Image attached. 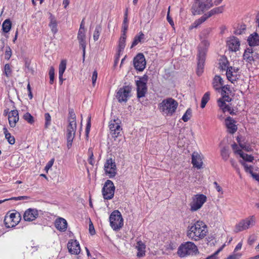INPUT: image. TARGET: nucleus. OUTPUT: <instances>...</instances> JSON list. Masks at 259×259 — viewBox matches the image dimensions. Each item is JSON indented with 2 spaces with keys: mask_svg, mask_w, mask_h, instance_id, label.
Returning <instances> with one entry per match:
<instances>
[{
  "mask_svg": "<svg viewBox=\"0 0 259 259\" xmlns=\"http://www.w3.org/2000/svg\"><path fill=\"white\" fill-rule=\"evenodd\" d=\"M208 232L207 226L204 222L197 221L191 223L187 228V236L194 241L204 238Z\"/></svg>",
  "mask_w": 259,
  "mask_h": 259,
  "instance_id": "1",
  "label": "nucleus"
},
{
  "mask_svg": "<svg viewBox=\"0 0 259 259\" xmlns=\"http://www.w3.org/2000/svg\"><path fill=\"white\" fill-rule=\"evenodd\" d=\"M178 102L171 98L164 99L158 105V109L163 115L171 116L178 107Z\"/></svg>",
  "mask_w": 259,
  "mask_h": 259,
  "instance_id": "2",
  "label": "nucleus"
},
{
  "mask_svg": "<svg viewBox=\"0 0 259 259\" xmlns=\"http://www.w3.org/2000/svg\"><path fill=\"white\" fill-rule=\"evenodd\" d=\"M198 253L197 246L192 242L187 241L181 244L178 247L177 253L181 257L196 255Z\"/></svg>",
  "mask_w": 259,
  "mask_h": 259,
  "instance_id": "3",
  "label": "nucleus"
},
{
  "mask_svg": "<svg viewBox=\"0 0 259 259\" xmlns=\"http://www.w3.org/2000/svg\"><path fill=\"white\" fill-rule=\"evenodd\" d=\"M213 6L212 0H195L191 12L193 15H201Z\"/></svg>",
  "mask_w": 259,
  "mask_h": 259,
  "instance_id": "4",
  "label": "nucleus"
},
{
  "mask_svg": "<svg viewBox=\"0 0 259 259\" xmlns=\"http://www.w3.org/2000/svg\"><path fill=\"white\" fill-rule=\"evenodd\" d=\"M111 227L114 231L119 230L123 226V220L120 212L118 210H114L109 217Z\"/></svg>",
  "mask_w": 259,
  "mask_h": 259,
  "instance_id": "5",
  "label": "nucleus"
},
{
  "mask_svg": "<svg viewBox=\"0 0 259 259\" xmlns=\"http://www.w3.org/2000/svg\"><path fill=\"white\" fill-rule=\"evenodd\" d=\"M121 120L119 118L111 119L109 122L110 133L112 137L116 138L122 136Z\"/></svg>",
  "mask_w": 259,
  "mask_h": 259,
  "instance_id": "6",
  "label": "nucleus"
},
{
  "mask_svg": "<svg viewBox=\"0 0 259 259\" xmlns=\"http://www.w3.org/2000/svg\"><path fill=\"white\" fill-rule=\"evenodd\" d=\"M115 187L113 183L108 180L105 183L102 190L103 198L106 200L112 199L114 195Z\"/></svg>",
  "mask_w": 259,
  "mask_h": 259,
  "instance_id": "7",
  "label": "nucleus"
},
{
  "mask_svg": "<svg viewBox=\"0 0 259 259\" xmlns=\"http://www.w3.org/2000/svg\"><path fill=\"white\" fill-rule=\"evenodd\" d=\"M206 196L203 194L195 195L192 197V202L190 204L191 210L194 211L200 209L206 201Z\"/></svg>",
  "mask_w": 259,
  "mask_h": 259,
  "instance_id": "8",
  "label": "nucleus"
},
{
  "mask_svg": "<svg viewBox=\"0 0 259 259\" xmlns=\"http://www.w3.org/2000/svg\"><path fill=\"white\" fill-rule=\"evenodd\" d=\"M255 219L254 216H250L237 224L235 226V231L238 232L246 230L249 227L253 226L255 225Z\"/></svg>",
  "mask_w": 259,
  "mask_h": 259,
  "instance_id": "9",
  "label": "nucleus"
},
{
  "mask_svg": "<svg viewBox=\"0 0 259 259\" xmlns=\"http://www.w3.org/2000/svg\"><path fill=\"white\" fill-rule=\"evenodd\" d=\"M211 31L210 28H207L203 30L200 34V39L201 42L198 47V51L200 50H204L205 52H207L208 48L209 46V42L208 41V36Z\"/></svg>",
  "mask_w": 259,
  "mask_h": 259,
  "instance_id": "10",
  "label": "nucleus"
},
{
  "mask_svg": "<svg viewBox=\"0 0 259 259\" xmlns=\"http://www.w3.org/2000/svg\"><path fill=\"white\" fill-rule=\"evenodd\" d=\"M131 88L129 86H123L116 92V98L119 103L126 102L131 97Z\"/></svg>",
  "mask_w": 259,
  "mask_h": 259,
  "instance_id": "11",
  "label": "nucleus"
},
{
  "mask_svg": "<svg viewBox=\"0 0 259 259\" xmlns=\"http://www.w3.org/2000/svg\"><path fill=\"white\" fill-rule=\"evenodd\" d=\"M147 76L146 75L136 81L138 98L140 99L145 96L147 91Z\"/></svg>",
  "mask_w": 259,
  "mask_h": 259,
  "instance_id": "12",
  "label": "nucleus"
},
{
  "mask_svg": "<svg viewBox=\"0 0 259 259\" xmlns=\"http://www.w3.org/2000/svg\"><path fill=\"white\" fill-rule=\"evenodd\" d=\"M20 214L17 212H12L7 214L5 217L4 222L6 227L11 228L16 226L20 221Z\"/></svg>",
  "mask_w": 259,
  "mask_h": 259,
  "instance_id": "13",
  "label": "nucleus"
},
{
  "mask_svg": "<svg viewBox=\"0 0 259 259\" xmlns=\"http://www.w3.org/2000/svg\"><path fill=\"white\" fill-rule=\"evenodd\" d=\"M104 170L106 174L108 175L109 178H112L115 176L116 166L114 160L112 158L107 159L104 164Z\"/></svg>",
  "mask_w": 259,
  "mask_h": 259,
  "instance_id": "14",
  "label": "nucleus"
},
{
  "mask_svg": "<svg viewBox=\"0 0 259 259\" xmlns=\"http://www.w3.org/2000/svg\"><path fill=\"white\" fill-rule=\"evenodd\" d=\"M76 130V125L74 123H69L66 129V138L67 140V146L70 148L72 146L73 140L74 138Z\"/></svg>",
  "mask_w": 259,
  "mask_h": 259,
  "instance_id": "15",
  "label": "nucleus"
},
{
  "mask_svg": "<svg viewBox=\"0 0 259 259\" xmlns=\"http://www.w3.org/2000/svg\"><path fill=\"white\" fill-rule=\"evenodd\" d=\"M206 54V52H205L204 50H200V51H198V62L196 73L198 76H200L203 72Z\"/></svg>",
  "mask_w": 259,
  "mask_h": 259,
  "instance_id": "16",
  "label": "nucleus"
},
{
  "mask_svg": "<svg viewBox=\"0 0 259 259\" xmlns=\"http://www.w3.org/2000/svg\"><path fill=\"white\" fill-rule=\"evenodd\" d=\"M243 59L247 63L252 64L257 59H258V54L254 51L251 47L245 49L243 55Z\"/></svg>",
  "mask_w": 259,
  "mask_h": 259,
  "instance_id": "17",
  "label": "nucleus"
},
{
  "mask_svg": "<svg viewBox=\"0 0 259 259\" xmlns=\"http://www.w3.org/2000/svg\"><path fill=\"white\" fill-rule=\"evenodd\" d=\"M134 66L135 69L140 71H143L146 66L145 58L143 54H138L133 60Z\"/></svg>",
  "mask_w": 259,
  "mask_h": 259,
  "instance_id": "18",
  "label": "nucleus"
},
{
  "mask_svg": "<svg viewBox=\"0 0 259 259\" xmlns=\"http://www.w3.org/2000/svg\"><path fill=\"white\" fill-rule=\"evenodd\" d=\"M238 71V68L230 67V69H228L226 72L227 79L232 83H234L239 78Z\"/></svg>",
  "mask_w": 259,
  "mask_h": 259,
  "instance_id": "19",
  "label": "nucleus"
},
{
  "mask_svg": "<svg viewBox=\"0 0 259 259\" xmlns=\"http://www.w3.org/2000/svg\"><path fill=\"white\" fill-rule=\"evenodd\" d=\"M67 248L71 254H78L80 252V245L76 240H70L67 244Z\"/></svg>",
  "mask_w": 259,
  "mask_h": 259,
  "instance_id": "20",
  "label": "nucleus"
},
{
  "mask_svg": "<svg viewBox=\"0 0 259 259\" xmlns=\"http://www.w3.org/2000/svg\"><path fill=\"white\" fill-rule=\"evenodd\" d=\"M229 50L236 52L239 50L240 43L239 39L235 36L230 37L227 42Z\"/></svg>",
  "mask_w": 259,
  "mask_h": 259,
  "instance_id": "21",
  "label": "nucleus"
},
{
  "mask_svg": "<svg viewBox=\"0 0 259 259\" xmlns=\"http://www.w3.org/2000/svg\"><path fill=\"white\" fill-rule=\"evenodd\" d=\"M38 211L34 208H28L24 213L23 219L25 221H32L37 218Z\"/></svg>",
  "mask_w": 259,
  "mask_h": 259,
  "instance_id": "22",
  "label": "nucleus"
},
{
  "mask_svg": "<svg viewBox=\"0 0 259 259\" xmlns=\"http://www.w3.org/2000/svg\"><path fill=\"white\" fill-rule=\"evenodd\" d=\"M19 114L17 110L11 111L8 114L9 123L10 127H14L16 123L19 121Z\"/></svg>",
  "mask_w": 259,
  "mask_h": 259,
  "instance_id": "23",
  "label": "nucleus"
},
{
  "mask_svg": "<svg viewBox=\"0 0 259 259\" xmlns=\"http://www.w3.org/2000/svg\"><path fill=\"white\" fill-rule=\"evenodd\" d=\"M86 36L85 32L78 31L77 34V39L78 40L79 46L82 49L83 58L84 60L85 48H86Z\"/></svg>",
  "mask_w": 259,
  "mask_h": 259,
  "instance_id": "24",
  "label": "nucleus"
},
{
  "mask_svg": "<svg viewBox=\"0 0 259 259\" xmlns=\"http://www.w3.org/2000/svg\"><path fill=\"white\" fill-rule=\"evenodd\" d=\"M235 123V121L230 116L226 119L225 124L229 133L233 134L236 132L237 127Z\"/></svg>",
  "mask_w": 259,
  "mask_h": 259,
  "instance_id": "25",
  "label": "nucleus"
},
{
  "mask_svg": "<svg viewBox=\"0 0 259 259\" xmlns=\"http://www.w3.org/2000/svg\"><path fill=\"white\" fill-rule=\"evenodd\" d=\"M55 225L57 230L64 232L66 230L67 223L64 219L59 218L55 221Z\"/></svg>",
  "mask_w": 259,
  "mask_h": 259,
  "instance_id": "26",
  "label": "nucleus"
},
{
  "mask_svg": "<svg viewBox=\"0 0 259 259\" xmlns=\"http://www.w3.org/2000/svg\"><path fill=\"white\" fill-rule=\"evenodd\" d=\"M192 163L193 166L197 168H200L202 165V161L200 155L196 152H194L192 155Z\"/></svg>",
  "mask_w": 259,
  "mask_h": 259,
  "instance_id": "27",
  "label": "nucleus"
},
{
  "mask_svg": "<svg viewBox=\"0 0 259 259\" xmlns=\"http://www.w3.org/2000/svg\"><path fill=\"white\" fill-rule=\"evenodd\" d=\"M136 248L138 250L137 256L141 257L145 255L146 245L141 240H138L136 245Z\"/></svg>",
  "mask_w": 259,
  "mask_h": 259,
  "instance_id": "28",
  "label": "nucleus"
},
{
  "mask_svg": "<svg viewBox=\"0 0 259 259\" xmlns=\"http://www.w3.org/2000/svg\"><path fill=\"white\" fill-rule=\"evenodd\" d=\"M247 41L250 47L259 45V35L256 32L251 34L248 37Z\"/></svg>",
  "mask_w": 259,
  "mask_h": 259,
  "instance_id": "29",
  "label": "nucleus"
},
{
  "mask_svg": "<svg viewBox=\"0 0 259 259\" xmlns=\"http://www.w3.org/2000/svg\"><path fill=\"white\" fill-rule=\"evenodd\" d=\"M224 84V80L219 75H215L212 81L213 88L215 90H219Z\"/></svg>",
  "mask_w": 259,
  "mask_h": 259,
  "instance_id": "30",
  "label": "nucleus"
},
{
  "mask_svg": "<svg viewBox=\"0 0 259 259\" xmlns=\"http://www.w3.org/2000/svg\"><path fill=\"white\" fill-rule=\"evenodd\" d=\"M50 19L49 26L53 34H56L58 31L57 21L55 17L52 14L50 15Z\"/></svg>",
  "mask_w": 259,
  "mask_h": 259,
  "instance_id": "31",
  "label": "nucleus"
},
{
  "mask_svg": "<svg viewBox=\"0 0 259 259\" xmlns=\"http://www.w3.org/2000/svg\"><path fill=\"white\" fill-rule=\"evenodd\" d=\"M220 68L221 70L227 71L229 67V62L226 57H222L219 61Z\"/></svg>",
  "mask_w": 259,
  "mask_h": 259,
  "instance_id": "32",
  "label": "nucleus"
},
{
  "mask_svg": "<svg viewBox=\"0 0 259 259\" xmlns=\"http://www.w3.org/2000/svg\"><path fill=\"white\" fill-rule=\"evenodd\" d=\"M4 134L5 138L7 140L9 143L11 145H13L15 143V139L14 136H11V134L8 132L6 127L3 128Z\"/></svg>",
  "mask_w": 259,
  "mask_h": 259,
  "instance_id": "33",
  "label": "nucleus"
},
{
  "mask_svg": "<svg viewBox=\"0 0 259 259\" xmlns=\"http://www.w3.org/2000/svg\"><path fill=\"white\" fill-rule=\"evenodd\" d=\"M224 11V6H222L220 7H215L209 12H207L208 15V17H211L214 15L222 13Z\"/></svg>",
  "mask_w": 259,
  "mask_h": 259,
  "instance_id": "34",
  "label": "nucleus"
},
{
  "mask_svg": "<svg viewBox=\"0 0 259 259\" xmlns=\"http://www.w3.org/2000/svg\"><path fill=\"white\" fill-rule=\"evenodd\" d=\"M126 35H121L119 40L118 44V49L119 53H122L123 50L125 46V40H126Z\"/></svg>",
  "mask_w": 259,
  "mask_h": 259,
  "instance_id": "35",
  "label": "nucleus"
},
{
  "mask_svg": "<svg viewBox=\"0 0 259 259\" xmlns=\"http://www.w3.org/2000/svg\"><path fill=\"white\" fill-rule=\"evenodd\" d=\"M12 27V23L10 19L5 20L2 25V30L5 33L9 32Z\"/></svg>",
  "mask_w": 259,
  "mask_h": 259,
  "instance_id": "36",
  "label": "nucleus"
},
{
  "mask_svg": "<svg viewBox=\"0 0 259 259\" xmlns=\"http://www.w3.org/2000/svg\"><path fill=\"white\" fill-rule=\"evenodd\" d=\"M221 155L224 160H228L230 156L229 148L226 147H224L221 150Z\"/></svg>",
  "mask_w": 259,
  "mask_h": 259,
  "instance_id": "37",
  "label": "nucleus"
},
{
  "mask_svg": "<svg viewBox=\"0 0 259 259\" xmlns=\"http://www.w3.org/2000/svg\"><path fill=\"white\" fill-rule=\"evenodd\" d=\"M68 122L69 123H74L75 125H76V115L72 109H69V116H68Z\"/></svg>",
  "mask_w": 259,
  "mask_h": 259,
  "instance_id": "38",
  "label": "nucleus"
},
{
  "mask_svg": "<svg viewBox=\"0 0 259 259\" xmlns=\"http://www.w3.org/2000/svg\"><path fill=\"white\" fill-rule=\"evenodd\" d=\"M239 155L245 161L248 162H252L254 158L250 155L247 154L242 152V151H239Z\"/></svg>",
  "mask_w": 259,
  "mask_h": 259,
  "instance_id": "39",
  "label": "nucleus"
},
{
  "mask_svg": "<svg viewBox=\"0 0 259 259\" xmlns=\"http://www.w3.org/2000/svg\"><path fill=\"white\" fill-rule=\"evenodd\" d=\"M101 31H102L101 26L100 25H97L95 27V29L94 30V34H93V39L95 41L98 40Z\"/></svg>",
  "mask_w": 259,
  "mask_h": 259,
  "instance_id": "40",
  "label": "nucleus"
},
{
  "mask_svg": "<svg viewBox=\"0 0 259 259\" xmlns=\"http://www.w3.org/2000/svg\"><path fill=\"white\" fill-rule=\"evenodd\" d=\"M209 97H210V93L209 92L205 93L204 94V95L203 96L202 99H201V107L202 108H203L205 107L206 103L208 102V101L209 100Z\"/></svg>",
  "mask_w": 259,
  "mask_h": 259,
  "instance_id": "41",
  "label": "nucleus"
},
{
  "mask_svg": "<svg viewBox=\"0 0 259 259\" xmlns=\"http://www.w3.org/2000/svg\"><path fill=\"white\" fill-rule=\"evenodd\" d=\"M144 36V35L142 32H141L139 35L136 36L132 42L131 48H133L137 45L141 41L142 39L143 38Z\"/></svg>",
  "mask_w": 259,
  "mask_h": 259,
  "instance_id": "42",
  "label": "nucleus"
},
{
  "mask_svg": "<svg viewBox=\"0 0 259 259\" xmlns=\"http://www.w3.org/2000/svg\"><path fill=\"white\" fill-rule=\"evenodd\" d=\"M67 62L65 60L61 61L59 66V74H63L66 68Z\"/></svg>",
  "mask_w": 259,
  "mask_h": 259,
  "instance_id": "43",
  "label": "nucleus"
},
{
  "mask_svg": "<svg viewBox=\"0 0 259 259\" xmlns=\"http://www.w3.org/2000/svg\"><path fill=\"white\" fill-rule=\"evenodd\" d=\"M44 117L45 120V127L48 128L51 124V117L49 113H46Z\"/></svg>",
  "mask_w": 259,
  "mask_h": 259,
  "instance_id": "44",
  "label": "nucleus"
},
{
  "mask_svg": "<svg viewBox=\"0 0 259 259\" xmlns=\"http://www.w3.org/2000/svg\"><path fill=\"white\" fill-rule=\"evenodd\" d=\"M23 118L30 124H33L34 122L33 117L28 112L24 114Z\"/></svg>",
  "mask_w": 259,
  "mask_h": 259,
  "instance_id": "45",
  "label": "nucleus"
},
{
  "mask_svg": "<svg viewBox=\"0 0 259 259\" xmlns=\"http://www.w3.org/2000/svg\"><path fill=\"white\" fill-rule=\"evenodd\" d=\"M12 72V70L10 65L9 64H6L4 67V73L7 77H9L11 76Z\"/></svg>",
  "mask_w": 259,
  "mask_h": 259,
  "instance_id": "46",
  "label": "nucleus"
},
{
  "mask_svg": "<svg viewBox=\"0 0 259 259\" xmlns=\"http://www.w3.org/2000/svg\"><path fill=\"white\" fill-rule=\"evenodd\" d=\"M191 115V111L190 109H188L187 110L185 113L182 116V119L184 122H187L190 119Z\"/></svg>",
  "mask_w": 259,
  "mask_h": 259,
  "instance_id": "47",
  "label": "nucleus"
},
{
  "mask_svg": "<svg viewBox=\"0 0 259 259\" xmlns=\"http://www.w3.org/2000/svg\"><path fill=\"white\" fill-rule=\"evenodd\" d=\"M218 106L220 107V109L223 111V110L227 107L228 105H227L226 102L224 101L223 99H219L218 100Z\"/></svg>",
  "mask_w": 259,
  "mask_h": 259,
  "instance_id": "48",
  "label": "nucleus"
},
{
  "mask_svg": "<svg viewBox=\"0 0 259 259\" xmlns=\"http://www.w3.org/2000/svg\"><path fill=\"white\" fill-rule=\"evenodd\" d=\"M213 185L216 190L220 193V194L219 195L218 197L220 198H222V195L223 194V191L222 187L219 185V184L217 182H214Z\"/></svg>",
  "mask_w": 259,
  "mask_h": 259,
  "instance_id": "49",
  "label": "nucleus"
},
{
  "mask_svg": "<svg viewBox=\"0 0 259 259\" xmlns=\"http://www.w3.org/2000/svg\"><path fill=\"white\" fill-rule=\"evenodd\" d=\"M49 75H50V83L51 84H53L54 82V76H55V69L53 67H51L50 69Z\"/></svg>",
  "mask_w": 259,
  "mask_h": 259,
  "instance_id": "50",
  "label": "nucleus"
},
{
  "mask_svg": "<svg viewBox=\"0 0 259 259\" xmlns=\"http://www.w3.org/2000/svg\"><path fill=\"white\" fill-rule=\"evenodd\" d=\"M239 146L241 148L244 149L246 151L250 152L252 150L250 145L248 144L239 143Z\"/></svg>",
  "mask_w": 259,
  "mask_h": 259,
  "instance_id": "51",
  "label": "nucleus"
},
{
  "mask_svg": "<svg viewBox=\"0 0 259 259\" xmlns=\"http://www.w3.org/2000/svg\"><path fill=\"white\" fill-rule=\"evenodd\" d=\"M88 153H89V155L88 162L90 164H91L92 165H93L94 164V158H93L94 154H93V150L91 148H89Z\"/></svg>",
  "mask_w": 259,
  "mask_h": 259,
  "instance_id": "52",
  "label": "nucleus"
},
{
  "mask_svg": "<svg viewBox=\"0 0 259 259\" xmlns=\"http://www.w3.org/2000/svg\"><path fill=\"white\" fill-rule=\"evenodd\" d=\"M225 245H223L222 247H221L219 249H218L215 252L212 254L211 255L208 256L206 259H218L217 255L224 248Z\"/></svg>",
  "mask_w": 259,
  "mask_h": 259,
  "instance_id": "53",
  "label": "nucleus"
},
{
  "mask_svg": "<svg viewBox=\"0 0 259 259\" xmlns=\"http://www.w3.org/2000/svg\"><path fill=\"white\" fill-rule=\"evenodd\" d=\"M209 18H210V17H208V13H206L202 16H201L200 18H199L197 20V23L201 24L203 22H205Z\"/></svg>",
  "mask_w": 259,
  "mask_h": 259,
  "instance_id": "54",
  "label": "nucleus"
},
{
  "mask_svg": "<svg viewBox=\"0 0 259 259\" xmlns=\"http://www.w3.org/2000/svg\"><path fill=\"white\" fill-rule=\"evenodd\" d=\"M12 56V51L11 48L9 47H7L5 53V58L6 60H9Z\"/></svg>",
  "mask_w": 259,
  "mask_h": 259,
  "instance_id": "55",
  "label": "nucleus"
},
{
  "mask_svg": "<svg viewBox=\"0 0 259 259\" xmlns=\"http://www.w3.org/2000/svg\"><path fill=\"white\" fill-rule=\"evenodd\" d=\"M241 162L242 164L244 166L245 170L246 171V172H248L250 174H251L253 172L252 166L251 165L249 166V165H248V164H247L245 162Z\"/></svg>",
  "mask_w": 259,
  "mask_h": 259,
  "instance_id": "56",
  "label": "nucleus"
},
{
  "mask_svg": "<svg viewBox=\"0 0 259 259\" xmlns=\"http://www.w3.org/2000/svg\"><path fill=\"white\" fill-rule=\"evenodd\" d=\"M169 13H170V7H169V8H168V12H167V16H166V19H167V21L168 22V23H169V24L171 26L173 27L174 26V22L172 20V18L170 16Z\"/></svg>",
  "mask_w": 259,
  "mask_h": 259,
  "instance_id": "57",
  "label": "nucleus"
},
{
  "mask_svg": "<svg viewBox=\"0 0 259 259\" xmlns=\"http://www.w3.org/2000/svg\"><path fill=\"white\" fill-rule=\"evenodd\" d=\"M98 77V72L96 70H95L92 74V84L94 86L95 85L97 79Z\"/></svg>",
  "mask_w": 259,
  "mask_h": 259,
  "instance_id": "58",
  "label": "nucleus"
},
{
  "mask_svg": "<svg viewBox=\"0 0 259 259\" xmlns=\"http://www.w3.org/2000/svg\"><path fill=\"white\" fill-rule=\"evenodd\" d=\"M227 91L229 92H231L230 87L228 85H224L221 88V94L222 95H224L227 93Z\"/></svg>",
  "mask_w": 259,
  "mask_h": 259,
  "instance_id": "59",
  "label": "nucleus"
},
{
  "mask_svg": "<svg viewBox=\"0 0 259 259\" xmlns=\"http://www.w3.org/2000/svg\"><path fill=\"white\" fill-rule=\"evenodd\" d=\"M128 27V24H123L122 25V34L121 35H126V31Z\"/></svg>",
  "mask_w": 259,
  "mask_h": 259,
  "instance_id": "60",
  "label": "nucleus"
},
{
  "mask_svg": "<svg viewBox=\"0 0 259 259\" xmlns=\"http://www.w3.org/2000/svg\"><path fill=\"white\" fill-rule=\"evenodd\" d=\"M223 97L220 99H223L225 102H229L232 100V99L228 96L226 95V94L222 95Z\"/></svg>",
  "mask_w": 259,
  "mask_h": 259,
  "instance_id": "61",
  "label": "nucleus"
},
{
  "mask_svg": "<svg viewBox=\"0 0 259 259\" xmlns=\"http://www.w3.org/2000/svg\"><path fill=\"white\" fill-rule=\"evenodd\" d=\"M233 150L234 151L235 153L239 154V151H242L240 149L236 144H234L232 145Z\"/></svg>",
  "mask_w": 259,
  "mask_h": 259,
  "instance_id": "62",
  "label": "nucleus"
},
{
  "mask_svg": "<svg viewBox=\"0 0 259 259\" xmlns=\"http://www.w3.org/2000/svg\"><path fill=\"white\" fill-rule=\"evenodd\" d=\"M54 159H51L47 164V165L45 167V169H49V168H50L52 166V165L54 163Z\"/></svg>",
  "mask_w": 259,
  "mask_h": 259,
  "instance_id": "63",
  "label": "nucleus"
},
{
  "mask_svg": "<svg viewBox=\"0 0 259 259\" xmlns=\"http://www.w3.org/2000/svg\"><path fill=\"white\" fill-rule=\"evenodd\" d=\"M242 243L241 242H239L237 245L236 246L234 250V251H233V253H236V252L241 249V247H242Z\"/></svg>",
  "mask_w": 259,
  "mask_h": 259,
  "instance_id": "64",
  "label": "nucleus"
}]
</instances>
